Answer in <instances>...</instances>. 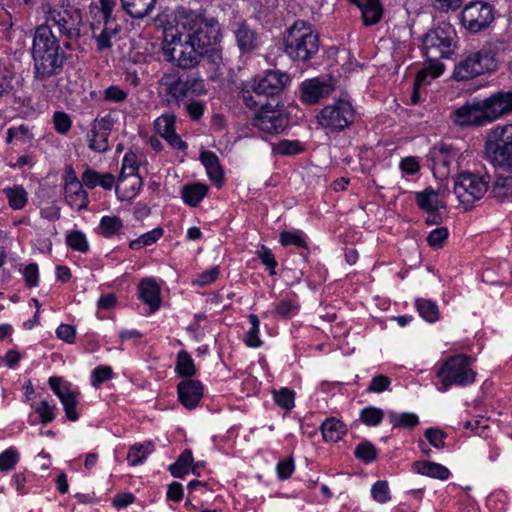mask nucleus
Instances as JSON below:
<instances>
[{
    "label": "nucleus",
    "instance_id": "f257e3e1",
    "mask_svg": "<svg viewBox=\"0 0 512 512\" xmlns=\"http://www.w3.org/2000/svg\"><path fill=\"white\" fill-rule=\"evenodd\" d=\"M215 18L183 7L178 8L163 31V55L173 66L190 70L198 67L219 37Z\"/></svg>",
    "mask_w": 512,
    "mask_h": 512
},
{
    "label": "nucleus",
    "instance_id": "f03ea898",
    "mask_svg": "<svg viewBox=\"0 0 512 512\" xmlns=\"http://www.w3.org/2000/svg\"><path fill=\"white\" fill-rule=\"evenodd\" d=\"M32 58L35 78L44 80L61 73L67 54L54 32L46 26H38L33 37Z\"/></svg>",
    "mask_w": 512,
    "mask_h": 512
},
{
    "label": "nucleus",
    "instance_id": "7ed1b4c3",
    "mask_svg": "<svg viewBox=\"0 0 512 512\" xmlns=\"http://www.w3.org/2000/svg\"><path fill=\"white\" fill-rule=\"evenodd\" d=\"M41 9L44 23L50 32L65 39L64 47L71 49L70 41L81 37L84 27L82 11L69 0H44Z\"/></svg>",
    "mask_w": 512,
    "mask_h": 512
},
{
    "label": "nucleus",
    "instance_id": "20e7f679",
    "mask_svg": "<svg viewBox=\"0 0 512 512\" xmlns=\"http://www.w3.org/2000/svg\"><path fill=\"white\" fill-rule=\"evenodd\" d=\"M319 50V36L312 25L305 21H296L287 29L284 36V52L293 61L307 62Z\"/></svg>",
    "mask_w": 512,
    "mask_h": 512
},
{
    "label": "nucleus",
    "instance_id": "39448f33",
    "mask_svg": "<svg viewBox=\"0 0 512 512\" xmlns=\"http://www.w3.org/2000/svg\"><path fill=\"white\" fill-rule=\"evenodd\" d=\"M498 52L499 45L497 42L486 43L479 50L469 53L455 65L453 78L457 81H467L496 70V55Z\"/></svg>",
    "mask_w": 512,
    "mask_h": 512
},
{
    "label": "nucleus",
    "instance_id": "423d86ee",
    "mask_svg": "<svg viewBox=\"0 0 512 512\" xmlns=\"http://www.w3.org/2000/svg\"><path fill=\"white\" fill-rule=\"evenodd\" d=\"M159 94L168 104H179L188 97L205 93L204 82L200 78L183 77L178 71L164 73L158 81Z\"/></svg>",
    "mask_w": 512,
    "mask_h": 512
},
{
    "label": "nucleus",
    "instance_id": "0eeeda50",
    "mask_svg": "<svg viewBox=\"0 0 512 512\" xmlns=\"http://www.w3.org/2000/svg\"><path fill=\"white\" fill-rule=\"evenodd\" d=\"M456 39V31L448 23H442L429 30L422 41L425 57L429 62H437L440 59L448 58L457 48Z\"/></svg>",
    "mask_w": 512,
    "mask_h": 512
},
{
    "label": "nucleus",
    "instance_id": "6e6552de",
    "mask_svg": "<svg viewBox=\"0 0 512 512\" xmlns=\"http://www.w3.org/2000/svg\"><path fill=\"white\" fill-rule=\"evenodd\" d=\"M473 359L464 354L449 357L438 369L436 375L441 379L438 387L446 392L452 385L468 386L475 381L476 373L471 369Z\"/></svg>",
    "mask_w": 512,
    "mask_h": 512
},
{
    "label": "nucleus",
    "instance_id": "1a4fd4ad",
    "mask_svg": "<svg viewBox=\"0 0 512 512\" xmlns=\"http://www.w3.org/2000/svg\"><path fill=\"white\" fill-rule=\"evenodd\" d=\"M485 149L488 159L494 165L512 171V124L495 128Z\"/></svg>",
    "mask_w": 512,
    "mask_h": 512
},
{
    "label": "nucleus",
    "instance_id": "9d476101",
    "mask_svg": "<svg viewBox=\"0 0 512 512\" xmlns=\"http://www.w3.org/2000/svg\"><path fill=\"white\" fill-rule=\"evenodd\" d=\"M355 119V110L352 104L345 99H338L326 105L317 114V121L321 127L330 132H340L349 127Z\"/></svg>",
    "mask_w": 512,
    "mask_h": 512
},
{
    "label": "nucleus",
    "instance_id": "9b49d317",
    "mask_svg": "<svg viewBox=\"0 0 512 512\" xmlns=\"http://www.w3.org/2000/svg\"><path fill=\"white\" fill-rule=\"evenodd\" d=\"M489 179L471 172L461 173L454 184V193L466 209L480 200L488 190Z\"/></svg>",
    "mask_w": 512,
    "mask_h": 512
},
{
    "label": "nucleus",
    "instance_id": "f8f14e48",
    "mask_svg": "<svg viewBox=\"0 0 512 512\" xmlns=\"http://www.w3.org/2000/svg\"><path fill=\"white\" fill-rule=\"evenodd\" d=\"M493 20L492 6L482 1L470 2L461 12V23L471 33H478L486 29Z\"/></svg>",
    "mask_w": 512,
    "mask_h": 512
},
{
    "label": "nucleus",
    "instance_id": "ddd939ff",
    "mask_svg": "<svg viewBox=\"0 0 512 512\" xmlns=\"http://www.w3.org/2000/svg\"><path fill=\"white\" fill-rule=\"evenodd\" d=\"M290 77L287 73L279 70H271L265 73L259 79H254L249 83L257 97H263L272 103H279L276 97L284 87L289 83Z\"/></svg>",
    "mask_w": 512,
    "mask_h": 512
},
{
    "label": "nucleus",
    "instance_id": "4468645a",
    "mask_svg": "<svg viewBox=\"0 0 512 512\" xmlns=\"http://www.w3.org/2000/svg\"><path fill=\"white\" fill-rule=\"evenodd\" d=\"M100 4V17L103 20V26L101 27L100 22L93 23L92 33L98 50H104L111 47V38L118 32L117 24L111 19L116 0H100Z\"/></svg>",
    "mask_w": 512,
    "mask_h": 512
},
{
    "label": "nucleus",
    "instance_id": "2eb2a0df",
    "mask_svg": "<svg viewBox=\"0 0 512 512\" xmlns=\"http://www.w3.org/2000/svg\"><path fill=\"white\" fill-rule=\"evenodd\" d=\"M278 106L279 103L267 102V105L255 114L253 126L268 134L282 132L287 125V119Z\"/></svg>",
    "mask_w": 512,
    "mask_h": 512
},
{
    "label": "nucleus",
    "instance_id": "dca6fc26",
    "mask_svg": "<svg viewBox=\"0 0 512 512\" xmlns=\"http://www.w3.org/2000/svg\"><path fill=\"white\" fill-rule=\"evenodd\" d=\"M452 123L458 127L483 126L489 123L481 100L467 102L450 113Z\"/></svg>",
    "mask_w": 512,
    "mask_h": 512
},
{
    "label": "nucleus",
    "instance_id": "f3484780",
    "mask_svg": "<svg viewBox=\"0 0 512 512\" xmlns=\"http://www.w3.org/2000/svg\"><path fill=\"white\" fill-rule=\"evenodd\" d=\"M51 390L57 395L61 401L66 417L70 421L78 420L79 416L76 411L78 404V395L72 391L68 383L64 382L61 377L52 376L48 380Z\"/></svg>",
    "mask_w": 512,
    "mask_h": 512
},
{
    "label": "nucleus",
    "instance_id": "a211bd4d",
    "mask_svg": "<svg viewBox=\"0 0 512 512\" xmlns=\"http://www.w3.org/2000/svg\"><path fill=\"white\" fill-rule=\"evenodd\" d=\"M481 102L490 123L512 112V91H499Z\"/></svg>",
    "mask_w": 512,
    "mask_h": 512
},
{
    "label": "nucleus",
    "instance_id": "6ab92c4d",
    "mask_svg": "<svg viewBox=\"0 0 512 512\" xmlns=\"http://www.w3.org/2000/svg\"><path fill=\"white\" fill-rule=\"evenodd\" d=\"M175 121L176 117L173 113H165L155 120L154 127L173 148L184 150L187 144L175 133Z\"/></svg>",
    "mask_w": 512,
    "mask_h": 512
},
{
    "label": "nucleus",
    "instance_id": "aec40b11",
    "mask_svg": "<svg viewBox=\"0 0 512 512\" xmlns=\"http://www.w3.org/2000/svg\"><path fill=\"white\" fill-rule=\"evenodd\" d=\"M333 90V85L328 81L319 78L308 79L301 84L302 100L307 104H315L329 96Z\"/></svg>",
    "mask_w": 512,
    "mask_h": 512
},
{
    "label": "nucleus",
    "instance_id": "412c9836",
    "mask_svg": "<svg viewBox=\"0 0 512 512\" xmlns=\"http://www.w3.org/2000/svg\"><path fill=\"white\" fill-rule=\"evenodd\" d=\"M180 403L187 409H194L203 397L204 387L198 380L186 379L177 386Z\"/></svg>",
    "mask_w": 512,
    "mask_h": 512
},
{
    "label": "nucleus",
    "instance_id": "4be33fe9",
    "mask_svg": "<svg viewBox=\"0 0 512 512\" xmlns=\"http://www.w3.org/2000/svg\"><path fill=\"white\" fill-rule=\"evenodd\" d=\"M232 31L238 48L242 53L251 52L257 48V33L244 21L232 24Z\"/></svg>",
    "mask_w": 512,
    "mask_h": 512
},
{
    "label": "nucleus",
    "instance_id": "5701e85b",
    "mask_svg": "<svg viewBox=\"0 0 512 512\" xmlns=\"http://www.w3.org/2000/svg\"><path fill=\"white\" fill-rule=\"evenodd\" d=\"M139 298L146 303L150 312L154 313L161 305V290L154 278L148 277L140 281L138 286Z\"/></svg>",
    "mask_w": 512,
    "mask_h": 512
},
{
    "label": "nucleus",
    "instance_id": "b1692460",
    "mask_svg": "<svg viewBox=\"0 0 512 512\" xmlns=\"http://www.w3.org/2000/svg\"><path fill=\"white\" fill-rule=\"evenodd\" d=\"M361 12L364 25L377 24L383 15V7L379 0H349Z\"/></svg>",
    "mask_w": 512,
    "mask_h": 512
},
{
    "label": "nucleus",
    "instance_id": "393cba45",
    "mask_svg": "<svg viewBox=\"0 0 512 512\" xmlns=\"http://www.w3.org/2000/svg\"><path fill=\"white\" fill-rule=\"evenodd\" d=\"M142 184L140 175H119L116 194L121 201L131 200L139 193Z\"/></svg>",
    "mask_w": 512,
    "mask_h": 512
},
{
    "label": "nucleus",
    "instance_id": "a878e982",
    "mask_svg": "<svg viewBox=\"0 0 512 512\" xmlns=\"http://www.w3.org/2000/svg\"><path fill=\"white\" fill-rule=\"evenodd\" d=\"M64 200L76 211L84 210L89 205L88 193L83 189L82 183L64 186Z\"/></svg>",
    "mask_w": 512,
    "mask_h": 512
},
{
    "label": "nucleus",
    "instance_id": "bb28decb",
    "mask_svg": "<svg viewBox=\"0 0 512 512\" xmlns=\"http://www.w3.org/2000/svg\"><path fill=\"white\" fill-rule=\"evenodd\" d=\"M81 183L88 189L100 186L105 190H110L115 184V177L110 173L101 174L91 168H87L81 176Z\"/></svg>",
    "mask_w": 512,
    "mask_h": 512
},
{
    "label": "nucleus",
    "instance_id": "cd10ccee",
    "mask_svg": "<svg viewBox=\"0 0 512 512\" xmlns=\"http://www.w3.org/2000/svg\"><path fill=\"white\" fill-rule=\"evenodd\" d=\"M199 159L204 165L209 179L220 186L223 181V170L220 166L218 156L212 151H202Z\"/></svg>",
    "mask_w": 512,
    "mask_h": 512
},
{
    "label": "nucleus",
    "instance_id": "c85d7f7f",
    "mask_svg": "<svg viewBox=\"0 0 512 512\" xmlns=\"http://www.w3.org/2000/svg\"><path fill=\"white\" fill-rule=\"evenodd\" d=\"M413 471L428 477L446 480L450 476V471L442 464L429 461H415L412 464Z\"/></svg>",
    "mask_w": 512,
    "mask_h": 512
},
{
    "label": "nucleus",
    "instance_id": "c756f323",
    "mask_svg": "<svg viewBox=\"0 0 512 512\" xmlns=\"http://www.w3.org/2000/svg\"><path fill=\"white\" fill-rule=\"evenodd\" d=\"M157 0H121L123 9L133 18H143L154 8Z\"/></svg>",
    "mask_w": 512,
    "mask_h": 512
},
{
    "label": "nucleus",
    "instance_id": "7c9ffc66",
    "mask_svg": "<svg viewBox=\"0 0 512 512\" xmlns=\"http://www.w3.org/2000/svg\"><path fill=\"white\" fill-rule=\"evenodd\" d=\"M207 193L208 186L202 183L185 185L181 191L183 201L191 207H196Z\"/></svg>",
    "mask_w": 512,
    "mask_h": 512
},
{
    "label": "nucleus",
    "instance_id": "2f4dec72",
    "mask_svg": "<svg viewBox=\"0 0 512 512\" xmlns=\"http://www.w3.org/2000/svg\"><path fill=\"white\" fill-rule=\"evenodd\" d=\"M321 432L324 440L337 442L346 433V425L336 418H328L322 423Z\"/></svg>",
    "mask_w": 512,
    "mask_h": 512
},
{
    "label": "nucleus",
    "instance_id": "473e14b6",
    "mask_svg": "<svg viewBox=\"0 0 512 512\" xmlns=\"http://www.w3.org/2000/svg\"><path fill=\"white\" fill-rule=\"evenodd\" d=\"M154 451V444L151 441L135 443L127 454V461L131 466L142 464L147 457Z\"/></svg>",
    "mask_w": 512,
    "mask_h": 512
},
{
    "label": "nucleus",
    "instance_id": "72a5a7b5",
    "mask_svg": "<svg viewBox=\"0 0 512 512\" xmlns=\"http://www.w3.org/2000/svg\"><path fill=\"white\" fill-rule=\"evenodd\" d=\"M415 307L420 317L429 323H434L440 318V311L435 302L430 299L418 298L415 300Z\"/></svg>",
    "mask_w": 512,
    "mask_h": 512
},
{
    "label": "nucleus",
    "instance_id": "f704fd0d",
    "mask_svg": "<svg viewBox=\"0 0 512 512\" xmlns=\"http://www.w3.org/2000/svg\"><path fill=\"white\" fill-rule=\"evenodd\" d=\"M388 419L393 428L412 429L419 424V418L415 413L394 411L388 412Z\"/></svg>",
    "mask_w": 512,
    "mask_h": 512
},
{
    "label": "nucleus",
    "instance_id": "c9c22d12",
    "mask_svg": "<svg viewBox=\"0 0 512 512\" xmlns=\"http://www.w3.org/2000/svg\"><path fill=\"white\" fill-rule=\"evenodd\" d=\"M3 193L6 195L8 204L12 209L20 210L25 207L28 194L22 186L15 185L13 187H7L3 190Z\"/></svg>",
    "mask_w": 512,
    "mask_h": 512
},
{
    "label": "nucleus",
    "instance_id": "e433bc0d",
    "mask_svg": "<svg viewBox=\"0 0 512 512\" xmlns=\"http://www.w3.org/2000/svg\"><path fill=\"white\" fill-rule=\"evenodd\" d=\"M491 193L500 201L512 198V176H499L493 183Z\"/></svg>",
    "mask_w": 512,
    "mask_h": 512
},
{
    "label": "nucleus",
    "instance_id": "4c0bfd02",
    "mask_svg": "<svg viewBox=\"0 0 512 512\" xmlns=\"http://www.w3.org/2000/svg\"><path fill=\"white\" fill-rule=\"evenodd\" d=\"M123 228L122 220L117 216H103L98 226V232L105 238H111Z\"/></svg>",
    "mask_w": 512,
    "mask_h": 512
},
{
    "label": "nucleus",
    "instance_id": "58836bf2",
    "mask_svg": "<svg viewBox=\"0 0 512 512\" xmlns=\"http://www.w3.org/2000/svg\"><path fill=\"white\" fill-rule=\"evenodd\" d=\"M193 463V455L190 450H184L177 461L170 465L169 471L176 478H182L189 473Z\"/></svg>",
    "mask_w": 512,
    "mask_h": 512
},
{
    "label": "nucleus",
    "instance_id": "ea45409f",
    "mask_svg": "<svg viewBox=\"0 0 512 512\" xmlns=\"http://www.w3.org/2000/svg\"><path fill=\"white\" fill-rule=\"evenodd\" d=\"M298 311L299 305L294 296L282 298L274 308V314L284 319L292 318Z\"/></svg>",
    "mask_w": 512,
    "mask_h": 512
},
{
    "label": "nucleus",
    "instance_id": "a19ab883",
    "mask_svg": "<svg viewBox=\"0 0 512 512\" xmlns=\"http://www.w3.org/2000/svg\"><path fill=\"white\" fill-rule=\"evenodd\" d=\"M175 370L182 377H191L196 373L194 361L187 351L178 352Z\"/></svg>",
    "mask_w": 512,
    "mask_h": 512
},
{
    "label": "nucleus",
    "instance_id": "79ce46f5",
    "mask_svg": "<svg viewBox=\"0 0 512 512\" xmlns=\"http://www.w3.org/2000/svg\"><path fill=\"white\" fill-rule=\"evenodd\" d=\"M417 204L427 212H434L440 205L438 194L433 189H425L417 193Z\"/></svg>",
    "mask_w": 512,
    "mask_h": 512
},
{
    "label": "nucleus",
    "instance_id": "37998d69",
    "mask_svg": "<svg viewBox=\"0 0 512 512\" xmlns=\"http://www.w3.org/2000/svg\"><path fill=\"white\" fill-rule=\"evenodd\" d=\"M108 137V135L91 128L87 134L89 149L98 153L106 152L109 149Z\"/></svg>",
    "mask_w": 512,
    "mask_h": 512
},
{
    "label": "nucleus",
    "instance_id": "c03bdc74",
    "mask_svg": "<svg viewBox=\"0 0 512 512\" xmlns=\"http://www.w3.org/2000/svg\"><path fill=\"white\" fill-rule=\"evenodd\" d=\"M241 99L243 103L250 109H262L267 105V100L263 97H257L256 93L253 91V87L250 84L245 85V87L241 90Z\"/></svg>",
    "mask_w": 512,
    "mask_h": 512
},
{
    "label": "nucleus",
    "instance_id": "a18cd8bd",
    "mask_svg": "<svg viewBox=\"0 0 512 512\" xmlns=\"http://www.w3.org/2000/svg\"><path fill=\"white\" fill-rule=\"evenodd\" d=\"M384 419V411L375 406H367L360 412V420L370 427L378 426Z\"/></svg>",
    "mask_w": 512,
    "mask_h": 512
},
{
    "label": "nucleus",
    "instance_id": "49530a36",
    "mask_svg": "<svg viewBox=\"0 0 512 512\" xmlns=\"http://www.w3.org/2000/svg\"><path fill=\"white\" fill-rule=\"evenodd\" d=\"M162 235L163 230L161 228L153 229L141 235L139 238L131 241L129 247L132 250H139L145 246H150L154 244L157 240L161 238Z\"/></svg>",
    "mask_w": 512,
    "mask_h": 512
},
{
    "label": "nucleus",
    "instance_id": "de8ad7c7",
    "mask_svg": "<svg viewBox=\"0 0 512 512\" xmlns=\"http://www.w3.org/2000/svg\"><path fill=\"white\" fill-rule=\"evenodd\" d=\"M273 399L279 407L287 411H290L295 406V393L289 388L275 390L273 392Z\"/></svg>",
    "mask_w": 512,
    "mask_h": 512
},
{
    "label": "nucleus",
    "instance_id": "09e8293b",
    "mask_svg": "<svg viewBox=\"0 0 512 512\" xmlns=\"http://www.w3.org/2000/svg\"><path fill=\"white\" fill-rule=\"evenodd\" d=\"M248 319H249V323L251 324V327L247 332V336L245 338V343L247 344V346L252 347V348L260 347L262 345V341L259 337V326H260L259 319H258L257 315H255V314H250L248 316Z\"/></svg>",
    "mask_w": 512,
    "mask_h": 512
},
{
    "label": "nucleus",
    "instance_id": "8fccbe9b",
    "mask_svg": "<svg viewBox=\"0 0 512 512\" xmlns=\"http://www.w3.org/2000/svg\"><path fill=\"white\" fill-rule=\"evenodd\" d=\"M372 498L380 503L385 504L391 499V493L388 482L385 480H379L372 485L371 488Z\"/></svg>",
    "mask_w": 512,
    "mask_h": 512
},
{
    "label": "nucleus",
    "instance_id": "3c124183",
    "mask_svg": "<svg viewBox=\"0 0 512 512\" xmlns=\"http://www.w3.org/2000/svg\"><path fill=\"white\" fill-rule=\"evenodd\" d=\"M66 243L70 248L81 253H85L89 249L86 236L81 231L70 232L66 237Z\"/></svg>",
    "mask_w": 512,
    "mask_h": 512
},
{
    "label": "nucleus",
    "instance_id": "603ef678",
    "mask_svg": "<svg viewBox=\"0 0 512 512\" xmlns=\"http://www.w3.org/2000/svg\"><path fill=\"white\" fill-rule=\"evenodd\" d=\"M19 461L18 451L10 447L0 454V471L9 472L13 470Z\"/></svg>",
    "mask_w": 512,
    "mask_h": 512
},
{
    "label": "nucleus",
    "instance_id": "864d4df0",
    "mask_svg": "<svg viewBox=\"0 0 512 512\" xmlns=\"http://www.w3.org/2000/svg\"><path fill=\"white\" fill-rule=\"evenodd\" d=\"M448 235L449 231L446 227H437L429 233L427 237L428 245L434 249H440L443 247Z\"/></svg>",
    "mask_w": 512,
    "mask_h": 512
},
{
    "label": "nucleus",
    "instance_id": "5fc2aeb1",
    "mask_svg": "<svg viewBox=\"0 0 512 512\" xmlns=\"http://www.w3.org/2000/svg\"><path fill=\"white\" fill-rule=\"evenodd\" d=\"M56 406L50 404L47 400H42L35 408L36 413L39 415L41 423L47 424L52 422L55 417Z\"/></svg>",
    "mask_w": 512,
    "mask_h": 512
},
{
    "label": "nucleus",
    "instance_id": "6e6d98bb",
    "mask_svg": "<svg viewBox=\"0 0 512 512\" xmlns=\"http://www.w3.org/2000/svg\"><path fill=\"white\" fill-rule=\"evenodd\" d=\"M53 124L55 130L59 134L64 135L71 129L72 120L67 113L63 111H56L53 114Z\"/></svg>",
    "mask_w": 512,
    "mask_h": 512
},
{
    "label": "nucleus",
    "instance_id": "4d7b16f0",
    "mask_svg": "<svg viewBox=\"0 0 512 512\" xmlns=\"http://www.w3.org/2000/svg\"><path fill=\"white\" fill-rule=\"evenodd\" d=\"M355 456L362 461L369 463L376 459L377 452L373 444L370 442H362L355 449Z\"/></svg>",
    "mask_w": 512,
    "mask_h": 512
},
{
    "label": "nucleus",
    "instance_id": "13d9d810",
    "mask_svg": "<svg viewBox=\"0 0 512 512\" xmlns=\"http://www.w3.org/2000/svg\"><path fill=\"white\" fill-rule=\"evenodd\" d=\"M280 243L283 246L293 245L298 248L307 249V243L298 232L284 231L280 234Z\"/></svg>",
    "mask_w": 512,
    "mask_h": 512
},
{
    "label": "nucleus",
    "instance_id": "bf43d9fd",
    "mask_svg": "<svg viewBox=\"0 0 512 512\" xmlns=\"http://www.w3.org/2000/svg\"><path fill=\"white\" fill-rule=\"evenodd\" d=\"M138 164L137 155L133 152H127L123 157L120 175H139Z\"/></svg>",
    "mask_w": 512,
    "mask_h": 512
},
{
    "label": "nucleus",
    "instance_id": "052dcab7",
    "mask_svg": "<svg viewBox=\"0 0 512 512\" xmlns=\"http://www.w3.org/2000/svg\"><path fill=\"white\" fill-rule=\"evenodd\" d=\"M103 97L107 102L122 103L127 99L128 93L117 85H111L104 90Z\"/></svg>",
    "mask_w": 512,
    "mask_h": 512
},
{
    "label": "nucleus",
    "instance_id": "680f3d73",
    "mask_svg": "<svg viewBox=\"0 0 512 512\" xmlns=\"http://www.w3.org/2000/svg\"><path fill=\"white\" fill-rule=\"evenodd\" d=\"M25 283L28 287H36L39 283V268L36 263L26 265L22 271Z\"/></svg>",
    "mask_w": 512,
    "mask_h": 512
},
{
    "label": "nucleus",
    "instance_id": "e2e57ef3",
    "mask_svg": "<svg viewBox=\"0 0 512 512\" xmlns=\"http://www.w3.org/2000/svg\"><path fill=\"white\" fill-rule=\"evenodd\" d=\"M390 384V378L388 376L380 374L372 378L366 391L370 393H381L385 390H388Z\"/></svg>",
    "mask_w": 512,
    "mask_h": 512
},
{
    "label": "nucleus",
    "instance_id": "0e129e2a",
    "mask_svg": "<svg viewBox=\"0 0 512 512\" xmlns=\"http://www.w3.org/2000/svg\"><path fill=\"white\" fill-rule=\"evenodd\" d=\"M113 371L109 366H98L92 372L91 383L94 387L100 386L103 382L111 379Z\"/></svg>",
    "mask_w": 512,
    "mask_h": 512
},
{
    "label": "nucleus",
    "instance_id": "69168bd1",
    "mask_svg": "<svg viewBox=\"0 0 512 512\" xmlns=\"http://www.w3.org/2000/svg\"><path fill=\"white\" fill-rule=\"evenodd\" d=\"M220 269L218 266L211 267L207 271L199 274L197 278L193 281L194 285H198L200 287L207 286L213 283L219 276Z\"/></svg>",
    "mask_w": 512,
    "mask_h": 512
},
{
    "label": "nucleus",
    "instance_id": "338daca9",
    "mask_svg": "<svg viewBox=\"0 0 512 512\" xmlns=\"http://www.w3.org/2000/svg\"><path fill=\"white\" fill-rule=\"evenodd\" d=\"M257 255L261 259V262L269 269L270 275H275V267L277 266V261L272 251L263 245L261 246L260 250L257 251Z\"/></svg>",
    "mask_w": 512,
    "mask_h": 512
},
{
    "label": "nucleus",
    "instance_id": "774afa93",
    "mask_svg": "<svg viewBox=\"0 0 512 512\" xmlns=\"http://www.w3.org/2000/svg\"><path fill=\"white\" fill-rule=\"evenodd\" d=\"M425 437L428 442L435 447L436 449H442L445 446L444 439L446 438V434L437 428H428L425 431Z\"/></svg>",
    "mask_w": 512,
    "mask_h": 512
}]
</instances>
